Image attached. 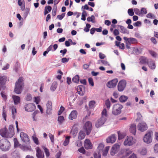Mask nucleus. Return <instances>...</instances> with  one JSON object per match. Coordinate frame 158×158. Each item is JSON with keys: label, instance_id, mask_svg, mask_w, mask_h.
Segmentation results:
<instances>
[{"label": "nucleus", "instance_id": "e433bc0d", "mask_svg": "<svg viewBox=\"0 0 158 158\" xmlns=\"http://www.w3.org/2000/svg\"><path fill=\"white\" fill-rule=\"evenodd\" d=\"M79 80V77L78 75H76L74 77L72 80V81L75 83H77Z\"/></svg>", "mask_w": 158, "mask_h": 158}, {"label": "nucleus", "instance_id": "a878e982", "mask_svg": "<svg viewBox=\"0 0 158 158\" xmlns=\"http://www.w3.org/2000/svg\"><path fill=\"white\" fill-rule=\"evenodd\" d=\"M85 136V132L81 130L79 133L78 138L80 140L83 139Z\"/></svg>", "mask_w": 158, "mask_h": 158}, {"label": "nucleus", "instance_id": "de8ad7c7", "mask_svg": "<svg viewBox=\"0 0 158 158\" xmlns=\"http://www.w3.org/2000/svg\"><path fill=\"white\" fill-rule=\"evenodd\" d=\"M95 102L94 101H91L89 102V105L90 108H93L94 106Z\"/></svg>", "mask_w": 158, "mask_h": 158}, {"label": "nucleus", "instance_id": "9b49d317", "mask_svg": "<svg viewBox=\"0 0 158 158\" xmlns=\"http://www.w3.org/2000/svg\"><path fill=\"white\" fill-rule=\"evenodd\" d=\"M118 82L117 79H114L107 82L106 85L109 88H111L115 87Z\"/></svg>", "mask_w": 158, "mask_h": 158}, {"label": "nucleus", "instance_id": "393cba45", "mask_svg": "<svg viewBox=\"0 0 158 158\" xmlns=\"http://www.w3.org/2000/svg\"><path fill=\"white\" fill-rule=\"evenodd\" d=\"M130 130L131 132L134 135H135L136 133V125L135 124H132L130 127Z\"/></svg>", "mask_w": 158, "mask_h": 158}, {"label": "nucleus", "instance_id": "3c124183", "mask_svg": "<svg viewBox=\"0 0 158 158\" xmlns=\"http://www.w3.org/2000/svg\"><path fill=\"white\" fill-rule=\"evenodd\" d=\"M149 53L154 57H156L157 56L156 53L153 51L149 50Z\"/></svg>", "mask_w": 158, "mask_h": 158}, {"label": "nucleus", "instance_id": "ddd939ff", "mask_svg": "<svg viewBox=\"0 0 158 158\" xmlns=\"http://www.w3.org/2000/svg\"><path fill=\"white\" fill-rule=\"evenodd\" d=\"M35 109V106L32 103H29L26 105L25 106V109L28 112L34 111Z\"/></svg>", "mask_w": 158, "mask_h": 158}, {"label": "nucleus", "instance_id": "8fccbe9b", "mask_svg": "<svg viewBox=\"0 0 158 158\" xmlns=\"http://www.w3.org/2000/svg\"><path fill=\"white\" fill-rule=\"evenodd\" d=\"M89 83L90 85L92 86H94V82L93 78L91 77H89L88 79Z\"/></svg>", "mask_w": 158, "mask_h": 158}, {"label": "nucleus", "instance_id": "aec40b11", "mask_svg": "<svg viewBox=\"0 0 158 158\" xmlns=\"http://www.w3.org/2000/svg\"><path fill=\"white\" fill-rule=\"evenodd\" d=\"M78 94L81 95H83L84 94V87L83 85H79L77 88Z\"/></svg>", "mask_w": 158, "mask_h": 158}, {"label": "nucleus", "instance_id": "f03ea898", "mask_svg": "<svg viewBox=\"0 0 158 158\" xmlns=\"http://www.w3.org/2000/svg\"><path fill=\"white\" fill-rule=\"evenodd\" d=\"M10 143L7 139H2L0 140V149L4 151H8L10 148Z\"/></svg>", "mask_w": 158, "mask_h": 158}, {"label": "nucleus", "instance_id": "dca6fc26", "mask_svg": "<svg viewBox=\"0 0 158 158\" xmlns=\"http://www.w3.org/2000/svg\"><path fill=\"white\" fill-rule=\"evenodd\" d=\"M116 139V135L115 134H112L107 138L106 142L107 143H113L115 141Z\"/></svg>", "mask_w": 158, "mask_h": 158}, {"label": "nucleus", "instance_id": "13d9d810", "mask_svg": "<svg viewBox=\"0 0 158 158\" xmlns=\"http://www.w3.org/2000/svg\"><path fill=\"white\" fill-rule=\"evenodd\" d=\"M154 149L155 153H158V143H156L154 145Z\"/></svg>", "mask_w": 158, "mask_h": 158}, {"label": "nucleus", "instance_id": "49530a36", "mask_svg": "<svg viewBox=\"0 0 158 158\" xmlns=\"http://www.w3.org/2000/svg\"><path fill=\"white\" fill-rule=\"evenodd\" d=\"M128 14L130 16H133L134 15V12L133 9L132 8L129 9L127 11Z\"/></svg>", "mask_w": 158, "mask_h": 158}, {"label": "nucleus", "instance_id": "09e8293b", "mask_svg": "<svg viewBox=\"0 0 158 158\" xmlns=\"http://www.w3.org/2000/svg\"><path fill=\"white\" fill-rule=\"evenodd\" d=\"M70 43H72L73 41L71 39H69L68 41H66L65 42V44L66 46L69 47L70 45Z\"/></svg>", "mask_w": 158, "mask_h": 158}, {"label": "nucleus", "instance_id": "bb28decb", "mask_svg": "<svg viewBox=\"0 0 158 158\" xmlns=\"http://www.w3.org/2000/svg\"><path fill=\"white\" fill-rule=\"evenodd\" d=\"M118 27L120 28V31L123 34H128V32L127 31V29L125 28L123 26L119 25H118Z\"/></svg>", "mask_w": 158, "mask_h": 158}, {"label": "nucleus", "instance_id": "f3484780", "mask_svg": "<svg viewBox=\"0 0 158 158\" xmlns=\"http://www.w3.org/2000/svg\"><path fill=\"white\" fill-rule=\"evenodd\" d=\"M20 136L21 140L25 143L28 142L29 140L28 135L23 132H21Z\"/></svg>", "mask_w": 158, "mask_h": 158}, {"label": "nucleus", "instance_id": "052dcab7", "mask_svg": "<svg viewBox=\"0 0 158 158\" xmlns=\"http://www.w3.org/2000/svg\"><path fill=\"white\" fill-rule=\"evenodd\" d=\"M65 15V13H62L61 15H58L57 18L59 20H62L64 17Z\"/></svg>", "mask_w": 158, "mask_h": 158}, {"label": "nucleus", "instance_id": "6e6d98bb", "mask_svg": "<svg viewBox=\"0 0 158 158\" xmlns=\"http://www.w3.org/2000/svg\"><path fill=\"white\" fill-rule=\"evenodd\" d=\"M16 113V110L15 108H13L12 110V115L13 119H15V114Z\"/></svg>", "mask_w": 158, "mask_h": 158}, {"label": "nucleus", "instance_id": "c756f323", "mask_svg": "<svg viewBox=\"0 0 158 158\" xmlns=\"http://www.w3.org/2000/svg\"><path fill=\"white\" fill-rule=\"evenodd\" d=\"M20 148L24 151H31V148L30 146H23L22 145H20Z\"/></svg>", "mask_w": 158, "mask_h": 158}, {"label": "nucleus", "instance_id": "1a4fd4ad", "mask_svg": "<svg viewBox=\"0 0 158 158\" xmlns=\"http://www.w3.org/2000/svg\"><path fill=\"white\" fill-rule=\"evenodd\" d=\"M6 77L3 76L0 77V90L5 89L6 88L5 84L6 81Z\"/></svg>", "mask_w": 158, "mask_h": 158}, {"label": "nucleus", "instance_id": "473e14b6", "mask_svg": "<svg viewBox=\"0 0 158 158\" xmlns=\"http://www.w3.org/2000/svg\"><path fill=\"white\" fill-rule=\"evenodd\" d=\"M70 138V136H66L65 137V139L63 143L64 146H66L69 144V139Z\"/></svg>", "mask_w": 158, "mask_h": 158}, {"label": "nucleus", "instance_id": "0e129e2a", "mask_svg": "<svg viewBox=\"0 0 158 158\" xmlns=\"http://www.w3.org/2000/svg\"><path fill=\"white\" fill-rule=\"evenodd\" d=\"M48 135L52 142L53 143L54 142V135L51 133H49Z\"/></svg>", "mask_w": 158, "mask_h": 158}, {"label": "nucleus", "instance_id": "412c9836", "mask_svg": "<svg viewBox=\"0 0 158 158\" xmlns=\"http://www.w3.org/2000/svg\"><path fill=\"white\" fill-rule=\"evenodd\" d=\"M7 130L6 128H3L0 130V135L3 137L8 138Z\"/></svg>", "mask_w": 158, "mask_h": 158}, {"label": "nucleus", "instance_id": "4be33fe9", "mask_svg": "<svg viewBox=\"0 0 158 158\" xmlns=\"http://www.w3.org/2000/svg\"><path fill=\"white\" fill-rule=\"evenodd\" d=\"M77 113L75 110L72 111L69 115V118L73 120V119H76L77 116Z\"/></svg>", "mask_w": 158, "mask_h": 158}, {"label": "nucleus", "instance_id": "cd10ccee", "mask_svg": "<svg viewBox=\"0 0 158 158\" xmlns=\"http://www.w3.org/2000/svg\"><path fill=\"white\" fill-rule=\"evenodd\" d=\"M52 7L50 6H46L45 8L44 15H45L50 12L52 10Z\"/></svg>", "mask_w": 158, "mask_h": 158}, {"label": "nucleus", "instance_id": "423d86ee", "mask_svg": "<svg viewBox=\"0 0 158 158\" xmlns=\"http://www.w3.org/2000/svg\"><path fill=\"white\" fill-rule=\"evenodd\" d=\"M92 123L91 122L88 121L86 122L83 126V128L86 132V135H89L92 130Z\"/></svg>", "mask_w": 158, "mask_h": 158}, {"label": "nucleus", "instance_id": "6ab92c4d", "mask_svg": "<svg viewBox=\"0 0 158 158\" xmlns=\"http://www.w3.org/2000/svg\"><path fill=\"white\" fill-rule=\"evenodd\" d=\"M123 39L125 41H127L128 43L131 44H135L137 42V40L134 38L131 37L127 38L125 37H123Z\"/></svg>", "mask_w": 158, "mask_h": 158}, {"label": "nucleus", "instance_id": "5fc2aeb1", "mask_svg": "<svg viewBox=\"0 0 158 158\" xmlns=\"http://www.w3.org/2000/svg\"><path fill=\"white\" fill-rule=\"evenodd\" d=\"M146 17L148 18H150V19H154L155 18V17L154 16L153 14L151 13H149L147 15Z\"/></svg>", "mask_w": 158, "mask_h": 158}, {"label": "nucleus", "instance_id": "4d7b16f0", "mask_svg": "<svg viewBox=\"0 0 158 158\" xmlns=\"http://www.w3.org/2000/svg\"><path fill=\"white\" fill-rule=\"evenodd\" d=\"M32 138L35 143L36 144H38L39 141L37 138L34 135L32 136Z\"/></svg>", "mask_w": 158, "mask_h": 158}, {"label": "nucleus", "instance_id": "a211bd4d", "mask_svg": "<svg viewBox=\"0 0 158 158\" xmlns=\"http://www.w3.org/2000/svg\"><path fill=\"white\" fill-rule=\"evenodd\" d=\"M84 147L86 149H91L92 147V144L89 139H86L84 142Z\"/></svg>", "mask_w": 158, "mask_h": 158}, {"label": "nucleus", "instance_id": "6e6552de", "mask_svg": "<svg viewBox=\"0 0 158 158\" xmlns=\"http://www.w3.org/2000/svg\"><path fill=\"white\" fill-rule=\"evenodd\" d=\"M126 85V81L124 80H121L118 83V90L119 91H123Z\"/></svg>", "mask_w": 158, "mask_h": 158}, {"label": "nucleus", "instance_id": "e2e57ef3", "mask_svg": "<svg viewBox=\"0 0 158 158\" xmlns=\"http://www.w3.org/2000/svg\"><path fill=\"white\" fill-rule=\"evenodd\" d=\"M141 23L140 21H137L133 23V25L135 27H138L141 26Z\"/></svg>", "mask_w": 158, "mask_h": 158}, {"label": "nucleus", "instance_id": "7c9ffc66", "mask_svg": "<svg viewBox=\"0 0 158 158\" xmlns=\"http://www.w3.org/2000/svg\"><path fill=\"white\" fill-rule=\"evenodd\" d=\"M128 98L127 96L124 95H122L119 98V100L122 102H124L127 100Z\"/></svg>", "mask_w": 158, "mask_h": 158}, {"label": "nucleus", "instance_id": "ea45409f", "mask_svg": "<svg viewBox=\"0 0 158 158\" xmlns=\"http://www.w3.org/2000/svg\"><path fill=\"white\" fill-rule=\"evenodd\" d=\"M95 18L94 15H92L90 17H88L87 18V20L88 22L91 21L93 23H94L95 22L94 21V20L95 19Z\"/></svg>", "mask_w": 158, "mask_h": 158}, {"label": "nucleus", "instance_id": "69168bd1", "mask_svg": "<svg viewBox=\"0 0 158 158\" xmlns=\"http://www.w3.org/2000/svg\"><path fill=\"white\" fill-rule=\"evenodd\" d=\"M36 156L38 158H40V148L39 147H37L36 148Z\"/></svg>", "mask_w": 158, "mask_h": 158}, {"label": "nucleus", "instance_id": "2f4dec72", "mask_svg": "<svg viewBox=\"0 0 158 158\" xmlns=\"http://www.w3.org/2000/svg\"><path fill=\"white\" fill-rule=\"evenodd\" d=\"M57 84L56 82L54 81V82L51 87H50V89L52 91H54L56 88L57 87Z\"/></svg>", "mask_w": 158, "mask_h": 158}, {"label": "nucleus", "instance_id": "20e7f679", "mask_svg": "<svg viewBox=\"0 0 158 158\" xmlns=\"http://www.w3.org/2000/svg\"><path fill=\"white\" fill-rule=\"evenodd\" d=\"M152 132L150 131L148 132L145 135L143 139L144 142L147 144H149L152 142Z\"/></svg>", "mask_w": 158, "mask_h": 158}, {"label": "nucleus", "instance_id": "58836bf2", "mask_svg": "<svg viewBox=\"0 0 158 158\" xmlns=\"http://www.w3.org/2000/svg\"><path fill=\"white\" fill-rule=\"evenodd\" d=\"M102 116L101 117H103L107 119V113L106 109H104L102 112Z\"/></svg>", "mask_w": 158, "mask_h": 158}, {"label": "nucleus", "instance_id": "774afa93", "mask_svg": "<svg viewBox=\"0 0 158 158\" xmlns=\"http://www.w3.org/2000/svg\"><path fill=\"white\" fill-rule=\"evenodd\" d=\"M82 143L80 140L77 141L76 143V145L78 147H80L82 145Z\"/></svg>", "mask_w": 158, "mask_h": 158}, {"label": "nucleus", "instance_id": "bf43d9fd", "mask_svg": "<svg viewBox=\"0 0 158 158\" xmlns=\"http://www.w3.org/2000/svg\"><path fill=\"white\" fill-rule=\"evenodd\" d=\"M64 110V108L62 106L60 107L59 110L58 112V115L61 114Z\"/></svg>", "mask_w": 158, "mask_h": 158}, {"label": "nucleus", "instance_id": "c9c22d12", "mask_svg": "<svg viewBox=\"0 0 158 158\" xmlns=\"http://www.w3.org/2000/svg\"><path fill=\"white\" fill-rule=\"evenodd\" d=\"M140 16H143L144 15L147 14V10L145 8H141V10L140 11Z\"/></svg>", "mask_w": 158, "mask_h": 158}, {"label": "nucleus", "instance_id": "603ef678", "mask_svg": "<svg viewBox=\"0 0 158 158\" xmlns=\"http://www.w3.org/2000/svg\"><path fill=\"white\" fill-rule=\"evenodd\" d=\"M134 11L136 15L140 16V11L137 8H135L134 9Z\"/></svg>", "mask_w": 158, "mask_h": 158}, {"label": "nucleus", "instance_id": "79ce46f5", "mask_svg": "<svg viewBox=\"0 0 158 158\" xmlns=\"http://www.w3.org/2000/svg\"><path fill=\"white\" fill-rule=\"evenodd\" d=\"M64 119L63 116H59L58 118V121L60 124H62L64 121Z\"/></svg>", "mask_w": 158, "mask_h": 158}, {"label": "nucleus", "instance_id": "f257e3e1", "mask_svg": "<svg viewBox=\"0 0 158 158\" xmlns=\"http://www.w3.org/2000/svg\"><path fill=\"white\" fill-rule=\"evenodd\" d=\"M24 86L23 78L19 77L18 80L16 82L14 92L16 94H19L21 93Z\"/></svg>", "mask_w": 158, "mask_h": 158}, {"label": "nucleus", "instance_id": "338daca9", "mask_svg": "<svg viewBox=\"0 0 158 158\" xmlns=\"http://www.w3.org/2000/svg\"><path fill=\"white\" fill-rule=\"evenodd\" d=\"M32 99V97L31 94H27L26 97V100L27 101H30Z\"/></svg>", "mask_w": 158, "mask_h": 158}, {"label": "nucleus", "instance_id": "a19ab883", "mask_svg": "<svg viewBox=\"0 0 158 158\" xmlns=\"http://www.w3.org/2000/svg\"><path fill=\"white\" fill-rule=\"evenodd\" d=\"M147 149L145 148H143L139 151L140 154L142 155H145L147 153Z\"/></svg>", "mask_w": 158, "mask_h": 158}, {"label": "nucleus", "instance_id": "c85d7f7f", "mask_svg": "<svg viewBox=\"0 0 158 158\" xmlns=\"http://www.w3.org/2000/svg\"><path fill=\"white\" fill-rule=\"evenodd\" d=\"M78 129L77 128H76L74 129H72L70 132V134L72 135L73 137H75L77 133Z\"/></svg>", "mask_w": 158, "mask_h": 158}, {"label": "nucleus", "instance_id": "7ed1b4c3", "mask_svg": "<svg viewBox=\"0 0 158 158\" xmlns=\"http://www.w3.org/2000/svg\"><path fill=\"white\" fill-rule=\"evenodd\" d=\"M123 107V106L120 104H117L114 105L112 110V113L115 115L120 114L121 113V110Z\"/></svg>", "mask_w": 158, "mask_h": 158}, {"label": "nucleus", "instance_id": "c03bdc74", "mask_svg": "<svg viewBox=\"0 0 158 158\" xmlns=\"http://www.w3.org/2000/svg\"><path fill=\"white\" fill-rule=\"evenodd\" d=\"M118 139L119 140L122 139L125 136V135L124 134L121 133L120 131H118Z\"/></svg>", "mask_w": 158, "mask_h": 158}, {"label": "nucleus", "instance_id": "5701e85b", "mask_svg": "<svg viewBox=\"0 0 158 158\" xmlns=\"http://www.w3.org/2000/svg\"><path fill=\"white\" fill-rule=\"evenodd\" d=\"M149 67L152 69H154L156 68V65L154 62L152 60L149 59L147 62Z\"/></svg>", "mask_w": 158, "mask_h": 158}, {"label": "nucleus", "instance_id": "39448f33", "mask_svg": "<svg viewBox=\"0 0 158 158\" xmlns=\"http://www.w3.org/2000/svg\"><path fill=\"white\" fill-rule=\"evenodd\" d=\"M136 142V140L132 136H127L124 142V144L125 146L132 145Z\"/></svg>", "mask_w": 158, "mask_h": 158}, {"label": "nucleus", "instance_id": "37998d69", "mask_svg": "<svg viewBox=\"0 0 158 158\" xmlns=\"http://www.w3.org/2000/svg\"><path fill=\"white\" fill-rule=\"evenodd\" d=\"M14 147L16 148L18 147H19L20 148V145H21L20 144H19V142L18 141L17 139L16 138H15L14 139Z\"/></svg>", "mask_w": 158, "mask_h": 158}, {"label": "nucleus", "instance_id": "9d476101", "mask_svg": "<svg viewBox=\"0 0 158 158\" xmlns=\"http://www.w3.org/2000/svg\"><path fill=\"white\" fill-rule=\"evenodd\" d=\"M137 128L139 131L143 132L147 129L148 126L145 123H140L138 125Z\"/></svg>", "mask_w": 158, "mask_h": 158}, {"label": "nucleus", "instance_id": "2eb2a0df", "mask_svg": "<svg viewBox=\"0 0 158 158\" xmlns=\"http://www.w3.org/2000/svg\"><path fill=\"white\" fill-rule=\"evenodd\" d=\"M8 135L9 138H11L15 134L14 128L13 125H10L9 127L8 131H7Z\"/></svg>", "mask_w": 158, "mask_h": 158}, {"label": "nucleus", "instance_id": "0eeeda50", "mask_svg": "<svg viewBox=\"0 0 158 158\" xmlns=\"http://www.w3.org/2000/svg\"><path fill=\"white\" fill-rule=\"evenodd\" d=\"M106 120V118H105L103 117H101L96 121L95 127L97 128L100 127L104 124Z\"/></svg>", "mask_w": 158, "mask_h": 158}, {"label": "nucleus", "instance_id": "4c0bfd02", "mask_svg": "<svg viewBox=\"0 0 158 158\" xmlns=\"http://www.w3.org/2000/svg\"><path fill=\"white\" fill-rule=\"evenodd\" d=\"M109 147L107 146L106 147L105 149L104 150H102V151L103 152L102 155L103 156H106L108 153V151L109 149Z\"/></svg>", "mask_w": 158, "mask_h": 158}, {"label": "nucleus", "instance_id": "4468645a", "mask_svg": "<svg viewBox=\"0 0 158 158\" xmlns=\"http://www.w3.org/2000/svg\"><path fill=\"white\" fill-rule=\"evenodd\" d=\"M47 109L46 113L48 114H50L52 113V103L51 101H48L46 104Z\"/></svg>", "mask_w": 158, "mask_h": 158}, {"label": "nucleus", "instance_id": "b1692460", "mask_svg": "<svg viewBox=\"0 0 158 158\" xmlns=\"http://www.w3.org/2000/svg\"><path fill=\"white\" fill-rule=\"evenodd\" d=\"M12 98L15 105H17L20 103V98L19 97L16 95H13L12 96Z\"/></svg>", "mask_w": 158, "mask_h": 158}, {"label": "nucleus", "instance_id": "f8f14e48", "mask_svg": "<svg viewBox=\"0 0 158 158\" xmlns=\"http://www.w3.org/2000/svg\"><path fill=\"white\" fill-rule=\"evenodd\" d=\"M120 147V145L118 143L114 144L110 150V154L112 156H114L117 153Z\"/></svg>", "mask_w": 158, "mask_h": 158}, {"label": "nucleus", "instance_id": "680f3d73", "mask_svg": "<svg viewBox=\"0 0 158 158\" xmlns=\"http://www.w3.org/2000/svg\"><path fill=\"white\" fill-rule=\"evenodd\" d=\"M94 158H101V155L99 152H98V153H95L94 154Z\"/></svg>", "mask_w": 158, "mask_h": 158}, {"label": "nucleus", "instance_id": "864d4df0", "mask_svg": "<svg viewBox=\"0 0 158 158\" xmlns=\"http://www.w3.org/2000/svg\"><path fill=\"white\" fill-rule=\"evenodd\" d=\"M106 105L108 109H109L110 107V103L109 100H106L105 102Z\"/></svg>", "mask_w": 158, "mask_h": 158}, {"label": "nucleus", "instance_id": "f704fd0d", "mask_svg": "<svg viewBox=\"0 0 158 158\" xmlns=\"http://www.w3.org/2000/svg\"><path fill=\"white\" fill-rule=\"evenodd\" d=\"M148 60L146 58L142 57H141L139 62L142 64H145L147 63Z\"/></svg>", "mask_w": 158, "mask_h": 158}, {"label": "nucleus", "instance_id": "a18cd8bd", "mask_svg": "<svg viewBox=\"0 0 158 158\" xmlns=\"http://www.w3.org/2000/svg\"><path fill=\"white\" fill-rule=\"evenodd\" d=\"M104 148V145L102 143H100L98 148V149L99 150V152H99L100 153L101 151H102V150Z\"/></svg>", "mask_w": 158, "mask_h": 158}, {"label": "nucleus", "instance_id": "72a5a7b5", "mask_svg": "<svg viewBox=\"0 0 158 158\" xmlns=\"http://www.w3.org/2000/svg\"><path fill=\"white\" fill-rule=\"evenodd\" d=\"M42 147L44 151L46 156L47 157L49 156L50 155V153L48 149L44 146H42Z\"/></svg>", "mask_w": 158, "mask_h": 158}]
</instances>
